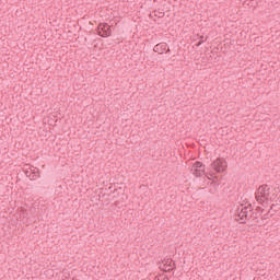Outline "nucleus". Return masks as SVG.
<instances>
[{
	"instance_id": "nucleus-7",
	"label": "nucleus",
	"mask_w": 280,
	"mask_h": 280,
	"mask_svg": "<svg viewBox=\"0 0 280 280\" xmlns=\"http://www.w3.org/2000/svg\"><path fill=\"white\" fill-rule=\"evenodd\" d=\"M153 51L155 54H170V48L167 47V43H160L154 46Z\"/></svg>"
},
{
	"instance_id": "nucleus-12",
	"label": "nucleus",
	"mask_w": 280,
	"mask_h": 280,
	"mask_svg": "<svg viewBox=\"0 0 280 280\" xmlns=\"http://www.w3.org/2000/svg\"><path fill=\"white\" fill-rule=\"evenodd\" d=\"M205 40H207V39H205V36L201 35L200 40L197 44V47H200V45H202V43H205Z\"/></svg>"
},
{
	"instance_id": "nucleus-8",
	"label": "nucleus",
	"mask_w": 280,
	"mask_h": 280,
	"mask_svg": "<svg viewBox=\"0 0 280 280\" xmlns=\"http://www.w3.org/2000/svg\"><path fill=\"white\" fill-rule=\"evenodd\" d=\"M61 280H80L78 279L74 275L73 271H69L67 269L62 270V276H61Z\"/></svg>"
},
{
	"instance_id": "nucleus-10",
	"label": "nucleus",
	"mask_w": 280,
	"mask_h": 280,
	"mask_svg": "<svg viewBox=\"0 0 280 280\" xmlns=\"http://www.w3.org/2000/svg\"><path fill=\"white\" fill-rule=\"evenodd\" d=\"M32 173L34 174L33 178H40V171H38V168L34 167Z\"/></svg>"
},
{
	"instance_id": "nucleus-14",
	"label": "nucleus",
	"mask_w": 280,
	"mask_h": 280,
	"mask_svg": "<svg viewBox=\"0 0 280 280\" xmlns=\"http://www.w3.org/2000/svg\"><path fill=\"white\" fill-rule=\"evenodd\" d=\"M161 278H162V276L158 277L156 279H158V280H161Z\"/></svg>"
},
{
	"instance_id": "nucleus-3",
	"label": "nucleus",
	"mask_w": 280,
	"mask_h": 280,
	"mask_svg": "<svg viewBox=\"0 0 280 280\" xmlns=\"http://www.w3.org/2000/svg\"><path fill=\"white\" fill-rule=\"evenodd\" d=\"M210 167L211 171L206 174L209 180H211V178H215L217 174H222V172H226L229 164L226 163V160H224L223 158H218L215 161L211 163Z\"/></svg>"
},
{
	"instance_id": "nucleus-2",
	"label": "nucleus",
	"mask_w": 280,
	"mask_h": 280,
	"mask_svg": "<svg viewBox=\"0 0 280 280\" xmlns=\"http://www.w3.org/2000/svg\"><path fill=\"white\" fill-rule=\"evenodd\" d=\"M234 218L236 222H240V224H246L248 220L255 221L257 220V212L253 211V206L252 205H241L234 214Z\"/></svg>"
},
{
	"instance_id": "nucleus-4",
	"label": "nucleus",
	"mask_w": 280,
	"mask_h": 280,
	"mask_svg": "<svg viewBox=\"0 0 280 280\" xmlns=\"http://www.w3.org/2000/svg\"><path fill=\"white\" fill-rule=\"evenodd\" d=\"M205 170L206 166L202 164V162H195L190 167V174L192 176H196L197 178H200V176H205Z\"/></svg>"
},
{
	"instance_id": "nucleus-9",
	"label": "nucleus",
	"mask_w": 280,
	"mask_h": 280,
	"mask_svg": "<svg viewBox=\"0 0 280 280\" xmlns=\"http://www.w3.org/2000/svg\"><path fill=\"white\" fill-rule=\"evenodd\" d=\"M18 211L20 212V215L23 218H27V210L23 207L19 208Z\"/></svg>"
},
{
	"instance_id": "nucleus-6",
	"label": "nucleus",
	"mask_w": 280,
	"mask_h": 280,
	"mask_svg": "<svg viewBox=\"0 0 280 280\" xmlns=\"http://www.w3.org/2000/svg\"><path fill=\"white\" fill-rule=\"evenodd\" d=\"M160 269L164 270V272H172L174 270V260L172 258H165L160 264Z\"/></svg>"
},
{
	"instance_id": "nucleus-13",
	"label": "nucleus",
	"mask_w": 280,
	"mask_h": 280,
	"mask_svg": "<svg viewBox=\"0 0 280 280\" xmlns=\"http://www.w3.org/2000/svg\"><path fill=\"white\" fill-rule=\"evenodd\" d=\"M155 16H159V19H163L165 16V13L160 12L159 14L155 13Z\"/></svg>"
},
{
	"instance_id": "nucleus-1",
	"label": "nucleus",
	"mask_w": 280,
	"mask_h": 280,
	"mask_svg": "<svg viewBox=\"0 0 280 280\" xmlns=\"http://www.w3.org/2000/svg\"><path fill=\"white\" fill-rule=\"evenodd\" d=\"M255 199L258 205L261 207H268L270 202H277L279 197L277 196V189L271 188L267 184H264L258 187L255 192Z\"/></svg>"
},
{
	"instance_id": "nucleus-11",
	"label": "nucleus",
	"mask_w": 280,
	"mask_h": 280,
	"mask_svg": "<svg viewBox=\"0 0 280 280\" xmlns=\"http://www.w3.org/2000/svg\"><path fill=\"white\" fill-rule=\"evenodd\" d=\"M264 220H266V218H261V222L259 220L256 221V224H258V226H266V223H264Z\"/></svg>"
},
{
	"instance_id": "nucleus-5",
	"label": "nucleus",
	"mask_w": 280,
	"mask_h": 280,
	"mask_svg": "<svg viewBox=\"0 0 280 280\" xmlns=\"http://www.w3.org/2000/svg\"><path fill=\"white\" fill-rule=\"evenodd\" d=\"M97 34L102 36V38H108L113 34V30H110V25L108 23H101L97 26Z\"/></svg>"
}]
</instances>
